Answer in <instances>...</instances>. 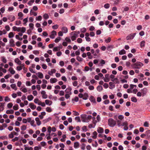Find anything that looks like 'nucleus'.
Returning <instances> with one entry per match:
<instances>
[{
  "instance_id": "nucleus-25",
  "label": "nucleus",
  "mask_w": 150,
  "mask_h": 150,
  "mask_svg": "<svg viewBox=\"0 0 150 150\" xmlns=\"http://www.w3.org/2000/svg\"><path fill=\"white\" fill-rule=\"evenodd\" d=\"M50 82L52 83H54L57 81V80L55 78H51L50 79Z\"/></svg>"
},
{
  "instance_id": "nucleus-47",
  "label": "nucleus",
  "mask_w": 150,
  "mask_h": 150,
  "mask_svg": "<svg viewBox=\"0 0 150 150\" xmlns=\"http://www.w3.org/2000/svg\"><path fill=\"white\" fill-rule=\"evenodd\" d=\"M65 40L67 43H70L71 42V40L69 37H66L65 38Z\"/></svg>"
},
{
  "instance_id": "nucleus-55",
  "label": "nucleus",
  "mask_w": 150,
  "mask_h": 150,
  "mask_svg": "<svg viewBox=\"0 0 150 150\" xmlns=\"http://www.w3.org/2000/svg\"><path fill=\"white\" fill-rule=\"evenodd\" d=\"M13 109L15 110H17L18 109V104H16L13 106Z\"/></svg>"
},
{
  "instance_id": "nucleus-16",
  "label": "nucleus",
  "mask_w": 150,
  "mask_h": 150,
  "mask_svg": "<svg viewBox=\"0 0 150 150\" xmlns=\"http://www.w3.org/2000/svg\"><path fill=\"white\" fill-rule=\"evenodd\" d=\"M97 131L99 133H102L104 132V129L102 127H98L97 128Z\"/></svg>"
},
{
  "instance_id": "nucleus-32",
  "label": "nucleus",
  "mask_w": 150,
  "mask_h": 150,
  "mask_svg": "<svg viewBox=\"0 0 150 150\" xmlns=\"http://www.w3.org/2000/svg\"><path fill=\"white\" fill-rule=\"evenodd\" d=\"M145 42L144 40H143L140 43V47L141 48H143L145 46Z\"/></svg>"
},
{
  "instance_id": "nucleus-39",
  "label": "nucleus",
  "mask_w": 150,
  "mask_h": 150,
  "mask_svg": "<svg viewBox=\"0 0 150 150\" xmlns=\"http://www.w3.org/2000/svg\"><path fill=\"white\" fill-rule=\"evenodd\" d=\"M11 87L12 89L15 91L17 90V88L16 87V84H11Z\"/></svg>"
},
{
  "instance_id": "nucleus-13",
  "label": "nucleus",
  "mask_w": 150,
  "mask_h": 150,
  "mask_svg": "<svg viewBox=\"0 0 150 150\" xmlns=\"http://www.w3.org/2000/svg\"><path fill=\"white\" fill-rule=\"evenodd\" d=\"M8 19L10 21H11L12 22L15 19V17L13 15H10L8 16Z\"/></svg>"
},
{
  "instance_id": "nucleus-34",
  "label": "nucleus",
  "mask_w": 150,
  "mask_h": 150,
  "mask_svg": "<svg viewBox=\"0 0 150 150\" xmlns=\"http://www.w3.org/2000/svg\"><path fill=\"white\" fill-rule=\"evenodd\" d=\"M33 98L34 97L32 95H30L27 96V99L29 101L32 100Z\"/></svg>"
},
{
  "instance_id": "nucleus-15",
  "label": "nucleus",
  "mask_w": 150,
  "mask_h": 150,
  "mask_svg": "<svg viewBox=\"0 0 150 150\" xmlns=\"http://www.w3.org/2000/svg\"><path fill=\"white\" fill-rule=\"evenodd\" d=\"M23 68H24V66L23 64H20L19 66H18L16 67V70L18 71H20Z\"/></svg>"
},
{
  "instance_id": "nucleus-64",
  "label": "nucleus",
  "mask_w": 150,
  "mask_h": 150,
  "mask_svg": "<svg viewBox=\"0 0 150 150\" xmlns=\"http://www.w3.org/2000/svg\"><path fill=\"white\" fill-rule=\"evenodd\" d=\"M81 32L82 33H85L86 31V29L85 28H83L80 29Z\"/></svg>"
},
{
  "instance_id": "nucleus-11",
  "label": "nucleus",
  "mask_w": 150,
  "mask_h": 150,
  "mask_svg": "<svg viewBox=\"0 0 150 150\" xmlns=\"http://www.w3.org/2000/svg\"><path fill=\"white\" fill-rule=\"evenodd\" d=\"M56 70L55 69H52L50 71H48V74L51 76H52L53 74L55 73L56 72Z\"/></svg>"
},
{
  "instance_id": "nucleus-28",
  "label": "nucleus",
  "mask_w": 150,
  "mask_h": 150,
  "mask_svg": "<svg viewBox=\"0 0 150 150\" xmlns=\"http://www.w3.org/2000/svg\"><path fill=\"white\" fill-rule=\"evenodd\" d=\"M14 62L16 63L19 65H20L21 64V62L18 58H16L14 60Z\"/></svg>"
},
{
  "instance_id": "nucleus-30",
  "label": "nucleus",
  "mask_w": 150,
  "mask_h": 150,
  "mask_svg": "<svg viewBox=\"0 0 150 150\" xmlns=\"http://www.w3.org/2000/svg\"><path fill=\"white\" fill-rule=\"evenodd\" d=\"M88 58L89 59H91L93 58V56L90 52H88L86 53Z\"/></svg>"
},
{
  "instance_id": "nucleus-22",
  "label": "nucleus",
  "mask_w": 150,
  "mask_h": 150,
  "mask_svg": "<svg viewBox=\"0 0 150 150\" xmlns=\"http://www.w3.org/2000/svg\"><path fill=\"white\" fill-rule=\"evenodd\" d=\"M36 74L38 76V77L40 79H42L43 78V74L40 72H38L36 73Z\"/></svg>"
},
{
  "instance_id": "nucleus-18",
  "label": "nucleus",
  "mask_w": 150,
  "mask_h": 150,
  "mask_svg": "<svg viewBox=\"0 0 150 150\" xmlns=\"http://www.w3.org/2000/svg\"><path fill=\"white\" fill-rule=\"evenodd\" d=\"M29 106L32 110H34L36 108V106L33 103H30L29 104Z\"/></svg>"
},
{
  "instance_id": "nucleus-46",
  "label": "nucleus",
  "mask_w": 150,
  "mask_h": 150,
  "mask_svg": "<svg viewBox=\"0 0 150 150\" xmlns=\"http://www.w3.org/2000/svg\"><path fill=\"white\" fill-rule=\"evenodd\" d=\"M35 121L34 120H32L31 121V122H30V124L31 125L33 126V127H36V125L35 124Z\"/></svg>"
},
{
  "instance_id": "nucleus-1",
  "label": "nucleus",
  "mask_w": 150,
  "mask_h": 150,
  "mask_svg": "<svg viewBox=\"0 0 150 150\" xmlns=\"http://www.w3.org/2000/svg\"><path fill=\"white\" fill-rule=\"evenodd\" d=\"M81 117L83 122H88L91 119L92 116L91 115L87 116L85 114H82L81 115Z\"/></svg>"
},
{
  "instance_id": "nucleus-43",
  "label": "nucleus",
  "mask_w": 150,
  "mask_h": 150,
  "mask_svg": "<svg viewBox=\"0 0 150 150\" xmlns=\"http://www.w3.org/2000/svg\"><path fill=\"white\" fill-rule=\"evenodd\" d=\"M6 113L7 114H13L14 113V111L12 109L7 110L6 111Z\"/></svg>"
},
{
  "instance_id": "nucleus-41",
  "label": "nucleus",
  "mask_w": 150,
  "mask_h": 150,
  "mask_svg": "<svg viewBox=\"0 0 150 150\" xmlns=\"http://www.w3.org/2000/svg\"><path fill=\"white\" fill-rule=\"evenodd\" d=\"M136 87L137 86L136 85H134L132 84H130L129 86V88H130V89H131L132 90H133V89H136Z\"/></svg>"
},
{
  "instance_id": "nucleus-5",
  "label": "nucleus",
  "mask_w": 150,
  "mask_h": 150,
  "mask_svg": "<svg viewBox=\"0 0 150 150\" xmlns=\"http://www.w3.org/2000/svg\"><path fill=\"white\" fill-rule=\"evenodd\" d=\"M136 33L131 34L126 37V39L127 40H129L133 39L135 36Z\"/></svg>"
},
{
  "instance_id": "nucleus-50",
  "label": "nucleus",
  "mask_w": 150,
  "mask_h": 150,
  "mask_svg": "<svg viewBox=\"0 0 150 150\" xmlns=\"http://www.w3.org/2000/svg\"><path fill=\"white\" fill-rule=\"evenodd\" d=\"M1 58L2 61L3 63H6L7 62V60L4 57L2 56L1 57Z\"/></svg>"
},
{
  "instance_id": "nucleus-40",
  "label": "nucleus",
  "mask_w": 150,
  "mask_h": 150,
  "mask_svg": "<svg viewBox=\"0 0 150 150\" xmlns=\"http://www.w3.org/2000/svg\"><path fill=\"white\" fill-rule=\"evenodd\" d=\"M20 32L22 33H24L26 31V28L25 27H20Z\"/></svg>"
},
{
  "instance_id": "nucleus-19",
  "label": "nucleus",
  "mask_w": 150,
  "mask_h": 150,
  "mask_svg": "<svg viewBox=\"0 0 150 150\" xmlns=\"http://www.w3.org/2000/svg\"><path fill=\"white\" fill-rule=\"evenodd\" d=\"M35 120L36 122V123L37 125L40 126L41 124V122L40 121L39 118L38 117L35 118Z\"/></svg>"
},
{
  "instance_id": "nucleus-60",
  "label": "nucleus",
  "mask_w": 150,
  "mask_h": 150,
  "mask_svg": "<svg viewBox=\"0 0 150 150\" xmlns=\"http://www.w3.org/2000/svg\"><path fill=\"white\" fill-rule=\"evenodd\" d=\"M28 21V18H26L23 19V24L24 25H25L27 23Z\"/></svg>"
},
{
  "instance_id": "nucleus-6",
  "label": "nucleus",
  "mask_w": 150,
  "mask_h": 150,
  "mask_svg": "<svg viewBox=\"0 0 150 150\" xmlns=\"http://www.w3.org/2000/svg\"><path fill=\"white\" fill-rule=\"evenodd\" d=\"M103 79L105 82H108L110 80L109 74H105Z\"/></svg>"
},
{
  "instance_id": "nucleus-62",
  "label": "nucleus",
  "mask_w": 150,
  "mask_h": 150,
  "mask_svg": "<svg viewBox=\"0 0 150 150\" xmlns=\"http://www.w3.org/2000/svg\"><path fill=\"white\" fill-rule=\"evenodd\" d=\"M21 90L22 92H23L24 93H26L28 91L27 89L25 87L23 88L22 89H21Z\"/></svg>"
},
{
  "instance_id": "nucleus-21",
  "label": "nucleus",
  "mask_w": 150,
  "mask_h": 150,
  "mask_svg": "<svg viewBox=\"0 0 150 150\" xmlns=\"http://www.w3.org/2000/svg\"><path fill=\"white\" fill-rule=\"evenodd\" d=\"M8 70L10 73L12 75H13L15 73V71L12 67L9 68Z\"/></svg>"
},
{
  "instance_id": "nucleus-58",
  "label": "nucleus",
  "mask_w": 150,
  "mask_h": 150,
  "mask_svg": "<svg viewBox=\"0 0 150 150\" xmlns=\"http://www.w3.org/2000/svg\"><path fill=\"white\" fill-rule=\"evenodd\" d=\"M118 118L119 120H122L124 118V117L123 115H120L118 116Z\"/></svg>"
},
{
  "instance_id": "nucleus-2",
  "label": "nucleus",
  "mask_w": 150,
  "mask_h": 150,
  "mask_svg": "<svg viewBox=\"0 0 150 150\" xmlns=\"http://www.w3.org/2000/svg\"><path fill=\"white\" fill-rule=\"evenodd\" d=\"M116 122L112 118H110L108 120V125L111 127H113L116 125Z\"/></svg>"
},
{
  "instance_id": "nucleus-29",
  "label": "nucleus",
  "mask_w": 150,
  "mask_h": 150,
  "mask_svg": "<svg viewBox=\"0 0 150 150\" xmlns=\"http://www.w3.org/2000/svg\"><path fill=\"white\" fill-rule=\"evenodd\" d=\"M96 119H97V121L95 120L94 121H93V123L94 124H96V123L97 122H99L100 121V116L99 115H98L96 117Z\"/></svg>"
},
{
  "instance_id": "nucleus-17",
  "label": "nucleus",
  "mask_w": 150,
  "mask_h": 150,
  "mask_svg": "<svg viewBox=\"0 0 150 150\" xmlns=\"http://www.w3.org/2000/svg\"><path fill=\"white\" fill-rule=\"evenodd\" d=\"M72 90V88L71 87H69L68 88H67L65 90V91L66 93L68 94H71V91Z\"/></svg>"
},
{
  "instance_id": "nucleus-3",
  "label": "nucleus",
  "mask_w": 150,
  "mask_h": 150,
  "mask_svg": "<svg viewBox=\"0 0 150 150\" xmlns=\"http://www.w3.org/2000/svg\"><path fill=\"white\" fill-rule=\"evenodd\" d=\"M143 66V64L139 62H137L132 65L133 68L139 69Z\"/></svg>"
},
{
  "instance_id": "nucleus-51",
  "label": "nucleus",
  "mask_w": 150,
  "mask_h": 150,
  "mask_svg": "<svg viewBox=\"0 0 150 150\" xmlns=\"http://www.w3.org/2000/svg\"><path fill=\"white\" fill-rule=\"evenodd\" d=\"M122 120H118L117 121V125L118 127H120L121 126V124L122 123L121 122Z\"/></svg>"
},
{
  "instance_id": "nucleus-54",
  "label": "nucleus",
  "mask_w": 150,
  "mask_h": 150,
  "mask_svg": "<svg viewBox=\"0 0 150 150\" xmlns=\"http://www.w3.org/2000/svg\"><path fill=\"white\" fill-rule=\"evenodd\" d=\"M131 100L133 102L136 103L137 102V99L135 97H133L131 98Z\"/></svg>"
},
{
  "instance_id": "nucleus-4",
  "label": "nucleus",
  "mask_w": 150,
  "mask_h": 150,
  "mask_svg": "<svg viewBox=\"0 0 150 150\" xmlns=\"http://www.w3.org/2000/svg\"><path fill=\"white\" fill-rule=\"evenodd\" d=\"M70 35L71 39L72 41H74L76 40V38L78 37V35L76 34V31L71 32Z\"/></svg>"
},
{
  "instance_id": "nucleus-35",
  "label": "nucleus",
  "mask_w": 150,
  "mask_h": 150,
  "mask_svg": "<svg viewBox=\"0 0 150 150\" xmlns=\"http://www.w3.org/2000/svg\"><path fill=\"white\" fill-rule=\"evenodd\" d=\"M97 90L99 92H100L103 90V88L101 86H98L96 88Z\"/></svg>"
},
{
  "instance_id": "nucleus-61",
  "label": "nucleus",
  "mask_w": 150,
  "mask_h": 150,
  "mask_svg": "<svg viewBox=\"0 0 150 150\" xmlns=\"http://www.w3.org/2000/svg\"><path fill=\"white\" fill-rule=\"evenodd\" d=\"M15 38L16 39L18 40H19L21 41V40H23V38H20L19 37V35H16Z\"/></svg>"
},
{
  "instance_id": "nucleus-63",
  "label": "nucleus",
  "mask_w": 150,
  "mask_h": 150,
  "mask_svg": "<svg viewBox=\"0 0 150 150\" xmlns=\"http://www.w3.org/2000/svg\"><path fill=\"white\" fill-rule=\"evenodd\" d=\"M88 88L91 91L93 90L94 89V87L92 85H90L88 86Z\"/></svg>"
},
{
  "instance_id": "nucleus-31",
  "label": "nucleus",
  "mask_w": 150,
  "mask_h": 150,
  "mask_svg": "<svg viewBox=\"0 0 150 150\" xmlns=\"http://www.w3.org/2000/svg\"><path fill=\"white\" fill-rule=\"evenodd\" d=\"M97 133L96 131L94 132L92 134V138L94 139L96 138L97 137Z\"/></svg>"
},
{
  "instance_id": "nucleus-8",
  "label": "nucleus",
  "mask_w": 150,
  "mask_h": 150,
  "mask_svg": "<svg viewBox=\"0 0 150 150\" xmlns=\"http://www.w3.org/2000/svg\"><path fill=\"white\" fill-rule=\"evenodd\" d=\"M138 91L137 89H134L132 90L130 88L127 89V92L128 93H133L134 94H136Z\"/></svg>"
},
{
  "instance_id": "nucleus-20",
  "label": "nucleus",
  "mask_w": 150,
  "mask_h": 150,
  "mask_svg": "<svg viewBox=\"0 0 150 150\" xmlns=\"http://www.w3.org/2000/svg\"><path fill=\"white\" fill-rule=\"evenodd\" d=\"M62 32L64 33H66L68 32V29L67 27H63L62 28Z\"/></svg>"
},
{
  "instance_id": "nucleus-24",
  "label": "nucleus",
  "mask_w": 150,
  "mask_h": 150,
  "mask_svg": "<svg viewBox=\"0 0 150 150\" xmlns=\"http://www.w3.org/2000/svg\"><path fill=\"white\" fill-rule=\"evenodd\" d=\"M45 102L47 105H48L50 106L51 105L52 103V101L48 100H45Z\"/></svg>"
},
{
  "instance_id": "nucleus-26",
  "label": "nucleus",
  "mask_w": 150,
  "mask_h": 150,
  "mask_svg": "<svg viewBox=\"0 0 150 150\" xmlns=\"http://www.w3.org/2000/svg\"><path fill=\"white\" fill-rule=\"evenodd\" d=\"M18 16L19 17L18 18L19 19L22 20L23 18V13L21 12H19L18 13Z\"/></svg>"
},
{
  "instance_id": "nucleus-42",
  "label": "nucleus",
  "mask_w": 150,
  "mask_h": 150,
  "mask_svg": "<svg viewBox=\"0 0 150 150\" xmlns=\"http://www.w3.org/2000/svg\"><path fill=\"white\" fill-rule=\"evenodd\" d=\"M79 143L78 142H76L74 143V147L76 149L78 148L79 146Z\"/></svg>"
},
{
  "instance_id": "nucleus-59",
  "label": "nucleus",
  "mask_w": 150,
  "mask_h": 150,
  "mask_svg": "<svg viewBox=\"0 0 150 150\" xmlns=\"http://www.w3.org/2000/svg\"><path fill=\"white\" fill-rule=\"evenodd\" d=\"M60 50V49L58 47H55L53 49V50L54 52H56Z\"/></svg>"
},
{
  "instance_id": "nucleus-33",
  "label": "nucleus",
  "mask_w": 150,
  "mask_h": 150,
  "mask_svg": "<svg viewBox=\"0 0 150 150\" xmlns=\"http://www.w3.org/2000/svg\"><path fill=\"white\" fill-rule=\"evenodd\" d=\"M146 136L148 138L150 139V130H148L145 132Z\"/></svg>"
},
{
  "instance_id": "nucleus-7",
  "label": "nucleus",
  "mask_w": 150,
  "mask_h": 150,
  "mask_svg": "<svg viewBox=\"0 0 150 150\" xmlns=\"http://www.w3.org/2000/svg\"><path fill=\"white\" fill-rule=\"evenodd\" d=\"M57 35V32L54 30H53L51 33V34L50 35V37L52 39L54 38L55 36Z\"/></svg>"
},
{
  "instance_id": "nucleus-9",
  "label": "nucleus",
  "mask_w": 150,
  "mask_h": 150,
  "mask_svg": "<svg viewBox=\"0 0 150 150\" xmlns=\"http://www.w3.org/2000/svg\"><path fill=\"white\" fill-rule=\"evenodd\" d=\"M41 94L42 95V97L43 98L46 99L47 98V96L45 91H42L41 92Z\"/></svg>"
},
{
  "instance_id": "nucleus-14",
  "label": "nucleus",
  "mask_w": 150,
  "mask_h": 150,
  "mask_svg": "<svg viewBox=\"0 0 150 150\" xmlns=\"http://www.w3.org/2000/svg\"><path fill=\"white\" fill-rule=\"evenodd\" d=\"M9 43L10 46L11 47H14L15 46L14 41L13 39H11L9 41Z\"/></svg>"
},
{
  "instance_id": "nucleus-10",
  "label": "nucleus",
  "mask_w": 150,
  "mask_h": 150,
  "mask_svg": "<svg viewBox=\"0 0 150 150\" xmlns=\"http://www.w3.org/2000/svg\"><path fill=\"white\" fill-rule=\"evenodd\" d=\"M89 100L92 103H93V104L95 105L96 104V99L93 96H91L90 97Z\"/></svg>"
},
{
  "instance_id": "nucleus-45",
  "label": "nucleus",
  "mask_w": 150,
  "mask_h": 150,
  "mask_svg": "<svg viewBox=\"0 0 150 150\" xmlns=\"http://www.w3.org/2000/svg\"><path fill=\"white\" fill-rule=\"evenodd\" d=\"M30 29L33 30L34 28V25L33 23H30L29 24Z\"/></svg>"
},
{
  "instance_id": "nucleus-52",
  "label": "nucleus",
  "mask_w": 150,
  "mask_h": 150,
  "mask_svg": "<svg viewBox=\"0 0 150 150\" xmlns=\"http://www.w3.org/2000/svg\"><path fill=\"white\" fill-rule=\"evenodd\" d=\"M35 19L37 21H41L42 19V17L40 15L39 16L36 17Z\"/></svg>"
},
{
  "instance_id": "nucleus-57",
  "label": "nucleus",
  "mask_w": 150,
  "mask_h": 150,
  "mask_svg": "<svg viewBox=\"0 0 150 150\" xmlns=\"http://www.w3.org/2000/svg\"><path fill=\"white\" fill-rule=\"evenodd\" d=\"M13 106L12 103H9L7 105V107L8 108H11Z\"/></svg>"
},
{
  "instance_id": "nucleus-38",
  "label": "nucleus",
  "mask_w": 150,
  "mask_h": 150,
  "mask_svg": "<svg viewBox=\"0 0 150 150\" xmlns=\"http://www.w3.org/2000/svg\"><path fill=\"white\" fill-rule=\"evenodd\" d=\"M43 18L45 20H46L49 18V15L47 13H45L43 15Z\"/></svg>"
},
{
  "instance_id": "nucleus-56",
  "label": "nucleus",
  "mask_w": 150,
  "mask_h": 150,
  "mask_svg": "<svg viewBox=\"0 0 150 150\" xmlns=\"http://www.w3.org/2000/svg\"><path fill=\"white\" fill-rule=\"evenodd\" d=\"M14 36V34L12 32H11L9 33L8 34V37L9 38H13Z\"/></svg>"
},
{
  "instance_id": "nucleus-37",
  "label": "nucleus",
  "mask_w": 150,
  "mask_h": 150,
  "mask_svg": "<svg viewBox=\"0 0 150 150\" xmlns=\"http://www.w3.org/2000/svg\"><path fill=\"white\" fill-rule=\"evenodd\" d=\"M13 29L14 31H16L20 32V27H17L16 26H13Z\"/></svg>"
},
{
  "instance_id": "nucleus-36",
  "label": "nucleus",
  "mask_w": 150,
  "mask_h": 150,
  "mask_svg": "<svg viewBox=\"0 0 150 150\" xmlns=\"http://www.w3.org/2000/svg\"><path fill=\"white\" fill-rule=\"evenodd\" d=\"M30 15L31 16L33 15L35 16H36L37 15V13L33 11V9H32L30 12Z\"/></svg>"
},
{
  "instance_id": "nucleus-27",
  "label": "nucleus",
  "mask_w": 150,
  "mask_h": 150,
  "mask_svg": "<svg viewBox=\"0 0 150 150\" xmlns=\"http://www.w3.org/2000/svg\"><path fill=\"white\" fill-rule=\"evenodd\" d=\"M4 104L0 102V112L3 111L4 109Z\"/></svg>"
},
{
  "instance_id": "nucleus-44",
  "label": "nucleus",
  "mask_w": 150,
  "mask_h": 150,
  "mask_svg": "<svg viewBox=\"0 0 150 150\" xmlns=\"http://www.w3.org/2000/svg\"><path fill=\"white\" fill-rule=\"evenodd\" d=\"M111 81H112L114 82L115 83H119V82L118 80V79L117 78H115L113 79H111Z\"/></svg>"
},
{
  "instance_id": "nucleus-12",
  "label": "nucleus",
  "mask_w": 150,
  "mask_h": 150,
  "mask_svg": "<svg viewBox=\"0 0 150 150\" xmlns=\"http://www.w3.org/2000/svg\"><path fill=\"white\" fill-rule=\"evenodd\" d=\"M148 91V90L147 88H144L141 89V92L142 93V96H144L145 95Z\"/></svg>"
},
{
  "instance_id": "nucleus-23",
  "label": "nucleus",
  "mask_w": 150,
  "mask_h": 150,
  "mask_svg": "<svg viewBox=\"0 0 150 150\" xmlns=\"http://www.w3.org/2000/svg\"><path fill=\"white\" fill-rule=\"evenodd\" d=\"M25 150H33V148L32 147H30L28 145H24Z\"/></svg>"
},
{
  "instance_id": "nucleus-53",
  "label": "nucleus",
  "mask_w": 150,
  "mask_h": 150,
  "mask_svg": "<svg viewBox=\"0 0 150 150\" xmlns=\"http://www.w3.org/2000/svg\"><path fill=\"white\" fill-rule=\"evenodd\" d=\"M61 40V38L60 37H58L56 38L54 40V42L55 43H58Z\"/></svg>"
},
{
  "instance_id": "nucleus-49",
  "label": "nucleus",
  "mask_w": 150,
  "mask_h": 150,
  "mask_svg": "<svg viewBox=\"0 0 150 150\" xmlns=\"http://www.w3.org/2000/svg\"><path fill=\"white\" fill-rule=\"evenodd\" d=\"M46 110L48 112H50L52 111V109L50 107H47L46 108Z\"/></svg>"
},
{
  "instance_id": "nucleus-48",
  "label": "nucleus",
  "mask_w": 150,
  "mask_h": 150,
  "mask_svg": "<svg viewBox=\"0 0 150 150\" xmlns=\"http://www.w3.org/2000/svg\"><path fill=\"white\" fill-rule=\"evenodd\" d=\"M119 54L120 55H122V54H125L126 53V51L124 50L123 49V50H121V51H120L119 52Z\"/></svg>"
}]
</instances>
